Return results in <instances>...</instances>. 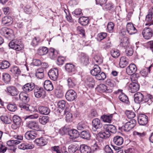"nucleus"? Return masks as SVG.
<instances>
[{
	"instance_id": "f257e3e1",
	"label": "nucleus",
	"mask_w": 153,
	"mask_h": 153,
	"mask_svg": "<svg viewBox=\"0 0 153 153\" xmlns=\"http://www.w3.org/2000/svg\"><path fill=\"white\" fill-rule=\"evenodd\" d=\"M134 97V102L137 103L142 104L147 103V104L150 105L153 100L152 95L147 94L144 97L143 94L139 92L135 94Z\"/></svg>"
},
{
	"instance_id": "603ef678",
	"label": "nucleus",
	"mask_w": 153,
	"mask_h": 153,
	"mask_svg": "<svg viewBox=\"0 0 153 153\" xmlns=\"http://www.w3.org/2000/svg\"><path fill=\"white\" fill-rule=\"evenodd\" d=\"M106 78V74L103 72L99 73L95 77L96 79L99 80H103Z\"/></svg>"
},
{
	"instance_id": "864d4df0",
	"label": "nucleus",
	"mask_w": 153,
	"mask_h": 153,
	"mask_svg": "<svg viewBox=\"0 0 153 153\" xmlns=\"http://www.w3.org/2000/svg\"><path fill=\"white\" fill-rule=\"evenodd\" d=\"M13 123L17 124V125H20L22 122V120L21 118L19 116L14 115L13 117Z\"/></svg>"
},
{
	"instance_id": "9d476101",
	"label": "nucleus",
	"mask_w": 153,
	"mask_h": 153,
	"mask_svg": "<svg viewBox=\"0 0 153 153\" xmlns=\"http://www.w3.org/2000/svg\"><path fill=\"white\" fill-rule=\"evenodd\" d=\"M137 70V68L134 64H131L127 67L126 72L129 75H134Z\"/></svg>"
},
{
	"instance_id": "5fc2aeb1",
	"label": "nucleus",
	"mask_w": 153,
	"mask_h": 153,
	"mask_svg": "<svg viewBox=\"0 0 153 153\" xmlns=\"http://www.w3.org/2000/svg\"><path fill=\"white\" fill-rule=\"evenodd\" d=\"M126 54L127 56H131L133 53L134 51L132 47L130 46L126 48Z\"/></svg>"
},
{
	"instance_id": "09e8293b",
	"label": "nucleus",
	"mask_w": 153,
	"mask_h": 153,
	"mask_svg": "<svg viewBox=\"0 0 153 153\" xmlns=\"http://www.w3.org/2000/svg\"><path fill=\"white\" fill-rule=\"evenodd\" d=\"M151 65L149 66L148 68H146L145 69H143L140 72V74L143 76H146L148 74V73H150V68Z\"/></svg>"
},
{
	"instance_id": "ddd939ff",
	"label": "nucleus",
	"mask_w": 153,
	"mask_h": 153,
	"mask_svg": "<svg viewBox=\"0 0 153 153\" xmlns=\"http://www.w3.org/2000/svg\"><path fill=\"white\" fill-rule=\"evenodd\" d=\"M126 29L128 33L130 35L134 34L136 33L137 31L133 24L130 22L127 24Z\"/></svg>"
},
{
	"instance_id": "0e129e2a",
	"label": "nucleus",
	"mask_w": 153,
	"mask_h": 153,
	"mask_svg": "<svg viewBox=\"0 0 153 153\" xmlns=\"http://www.w3.org/2000/svg\"><path fill=\"white\" fill-rule=\"evenodd\" d=\"M70 130L66 126H65L62 128L61 132L62 134H68Z\"/></svg>"
},
{
	"instance_id": "423d86ee",
	"label": "nucleus",
	"mask_w": 153,
	"mask_h": 153,
	"mask_svg": "<svg viewBox=\"0 0 153 153\" xmlns=\"http://www.w3.org/2000/svg\"><path fill=\"white\" fill-rule=\"evenodd\" d=\"M58 71L57 68H54L51 69L48 73V75L50 78L52 80L56 81L58 78Z\"/></svg>"
},
{
	"instance_id": "f03ea898",
	"label": "nucleus",
	"mask_w": 153,
	"mask_h": 153,
	"mask_svg": "<svg viewBox=\"0 0 153 153\" xmlns=\"http://www.w3.org/2000/svg\"><path fill=\"white\" fill-rule=\"evenodd\" d=\"M9 46L10 48L15 50L17 51H19L22 50L24 46L20 42L16 40H12L9 43Z\"/></svg>"
},
{
	"instance_id": "7c9ffc66",
	"label": "nucleus",
	"mask_w": 153,
	"mask_h": 153,
	"mask_svg": "<svg viewBox=\"0 0 153 153\" xmlns=\"http://www.w3.org/2000/svg\"><path fill=\"white\" fill-rule=\"evenodd\" d=\"M79 151L81 153H90L91 152V148L88 146L83 144L80 146Z\"/></svg>"
},
{
	"instance_id": "dca6fc26",
	"label": "nucleus",
	"mask_w": 153,
	"mask_h": 153,
	"mask_svg": "<svg viewBox=\"0 0 153 153\" xmlns=\"http://www.w3.org/2000/svg\"><path fill=\"white\" fill-rule=\"evenodd\" d=\"M35 143L38 146H43L46 145L47 142L46 139L43 137H41L36 139L35 140Z\"/></svg>"
},
{
	"instance_id": "c85d7f7f",
	"label": "nucleus",
	"mask_w": 153,
	"mask_h": 153,
	"mask_svg": "<svg viewBox=\"0 0 153 153\" xmlns=\"http://www.w3.org/2000/svg\"><path fill=\"white\" fill-rule=\"evenodd\" d=\"M38 110L39 113L41 114L48 115L50 112V109L47 107L40 106Z\"/></svg>"
},
{
	"instance_id": "20e7f679",
	"label": "nucleus",
	"mask_w": 153,
	"mask_h": 153,
	"mask_svg": "<svg viewBox=\"0 0 153 153\" xmlns=\"http://www.w3.org/2000/svg\"><path fill=\"white\" fill-rule=\"evenodd\" d=\"M136 124V120L133 119L131 120L125 124L123 129L125 131H129L135 126Z\"/></svg>"
},
{
	"instance_id": "8fccbe9b",
	"label": "nucleus",
	"mask_w": 153,
	"mask_h": 153,
	"mask_svg": "<svg viewBox=\"0 0 153 153\" xmlns=\"http://www.w3.org/2000/svg\"><path fill=\"white\" fill-rule=\"evenodd\" d=\"M111 56L114 58H118L120 55L119 51L116 49H112L111 51Z\"/></svg>"
},
{
	"instance_id": "f3484780",
	"label": "nucleus",
	"mask_w": 153,
	"mask_h": 153,
	"mask_svg": "<svg viewBox=\"0 0 153 153\" xmlns=\"http://www.w3.org/2000/svg\"><path fill=\"white\" fill-rule=\"evenodd\" d=\"M139 88V85L136 83L133 82L129 84L128 90L131 93H134L138 91Z\"/></svg>"
},
{
	"instance_id": "79ce46f5",
	"label": "nucleus",
	"mask_w": 153,
	"mask_h": 153,
	"mask_svg": "<svg viewBox=\"0 0 153 153\" xmlns=\"http://www.w3.org/2000/svg\"><path fill=\"white\" fill-rule=\"evenodd\" d=\"M66 71L68 72H71L74 71L75 70L74 66L71 64L67 63L65 66Z\"/></svg>"
},
{
	"instance_id": "7ed1b4c3",
	"label": "nucleus",
	"mask_w": 153,
	"mask_h": 153,
	"mask_svg": "<svg viewBox=\"0 0 153 153\" xmlns=\"http://www.w3.org/2000/svg\"><path fill=\"white\" fill-rule=\"evenodd\" d=\"M34 93L35 97L36 98L42 97L44 98L45 96V91L42 87L35 86L34 90Z\"/></svg>"
},
{
	"instance_id": "aec40b11",
	"label": "nucleus",
	"mask_w": 153,
	"mask_h": 153,
	"mask_svg": "<svg viewBox=\"0 0 153 153\" xmlns=\"http://www.w3.org/2000/svg\"><path fill=\"white\" fill-rule=\"evenodd\" d=\"M13 22L12 18L9 16H6L2 19V23L6 25H11Z\"/></svg>"
},
{
	"instance_id": "5701e85b",
	"label": "nucleus",
	"mask_w": 153,
	"mask_h": 153,
	"mask_svg": "<svg viewBox=\"0 0 153 153\" xmlns=\"http://www.w3.org/2000/svg\"><path fill=\"white\" fill-rule=\"evenodd\" d=\"M44 87L45 89L48 91H51L53 89V84L49 80H46L45 81Z\"/></svg>"
},
{
	"instance_id": "37998d69",
	"label": "nucleus",
	"mask_w": 153,
	"mask_h": 153,
	"mask_svg": "<svg viewBox=\"0 0 153 153\" xmlns=\"http://www.w3.org/2000/svg\"><path fill=\"white\" fill-rule=\"evenodd\" d=\"M36 76L39 79L43 78L44 76V70L42 68H40L37 70Z\"/></svg>"
},
{
	"instance_id": "69168bd1",
	"label": "nucleus",
	"mask_w": 153,
	"mask_h": 153,
	"mask_svg": "<svg viewBox=\"0 0 153 153\" xmlns=\"http://www.w3.org/2000/svg\"><path fill=\"white\" fill-rule=\"evenodd\" d=\"M19 106L22 109H23L26 111H28L29 105L26 103H20L19 104Z\"/></svg>"
},
{
	"instance_id": "6ab92c4d",
	"label": "nucleus",
	"mask_w": 153,
	"mask_h": 153,
	"mask_svg": "<svg viewBox=\"0 0 153 153\" xmlns=\"http://www.w3.org/2000/svg\"><path fill=\"white\" fill-rule=\"evenodd\" d=\"M120 45L126 48L130 46L129 39L126 36L123 37L120 40Z\"/></svg>"
},
{
	"instance_id": "2f4dec72",
	"label": "nucleus",
	"mask_w": 153,
	"mask_h": 153,
	"mask_svg": "<svg viewBox=\"0 0 153 153\" xmlns=\"http://www.w3.org/2000/svg\"><path fill=\"white\" fill-rule=\"evenodd\" d=\"M19 98L23 102H27L29 100V98L27 94L25 92H21L19 95Z\"/></svg>"
},
{
	"instance_id": "4be33fe9",
	"label": "nucleus",
	"mask_w": 153,
	"mask_h": 153,
	"mask_svg": "<svg viewBox=\"0 0 153 153\" xmlns=\"http://www.w3.org/2000/svg\"><path fill=\"white\" fill-rule=\"evenodd\" d=\"M78 135L80 137L85 139L89 140L90 138V134L88 131H82L80 132L77 131Z\"/></svg>"
},
{
	"instance_id": "c03bdc74",
	"label": "nucleus",
	"mask_w": 153,
	"mask_h": 153,
	"mask_svg": "<svg viewBox=\"0 0 153 153\" xmlns=\"http://www.w3.org/2000/svg\"><path fill=\"white\" fill-rule=\"evenodd\" d=\"M10 64L8 62L4 60L0 63V69H5L9 68Z\"/></svg>"
},
{
	"instance_id": "3c124183",
	"label": "nucleus",
	"mask_w": 153,
	"mask_h": 153,
	"mask_svg": "<svg viewBox=\"0 0 153 153\" xmlns=\"http://www.w3.org/2000/svg\"><path fill=\"white\" fill-rule=\"evenodd\" d=\"M48 118L47 116H40L39 119V122L42 124L45 125L48 121Z\"/></svg>"
},
{
	"instance_id": "c9c22d12",
	"label": "nucleus",
	"mask_w": 153,
	"mask_h": 153,
	"mask_svg": "<svg viewBox=\"0 0 153 153\" xmlns=\"http://www.w3.org/2000/svg\"><path fill=\"white\" fill-rule=\"evenodd\" d=\"M89 21L88 18L83 16L79 18L78 22L82 25H86L88 23Z\"/></svg>"
},
{
	"instance_id": "a211bd4d",
	"label": "nucleus",
	"mask_w": 153,
	"mask_h": 153,
	"mask_svg": "<svg viewBox=\"0 0 153 153\" xmlns=\"http://www.w3.org/2000/svg\"><path fill=\"white\" fill-rule=\"evenodd\" d=\"M7 90L12 96H16L19 94V91L15 87L8 86L7 88Z\"/></svg>"
},
{
	"instance_id": "774afa93",
	"label": "nucleus",
	"mask_w": 153,
	"mask_h": 153,
	"mask_svg": "<svg viewBox=\"0 0 153 153\" xmlns=\"http://www.w3.org/2000/svg\"><path fill=\"white\" fill-rule=\"evenodd\" d=\"M51 149L56 152V153H62V152L60 150V148L58 146H55L51 147Z\"/></svg>"
},
{
	"instance_id": "49530a36",
	"label": "nucleus",
	"mask_w": 153,
	"mask_h": 153,
	"mask_svg": "<svg viewBox=\"0 0 153 153\" xmlns=\"http://www.w3.org/2000/svg\"><path fill=\"white\" fill-rule=\"evenodd\" d=\"M68 134L70 138L74 140L76 138V130L74 129L70 130Z\"/></svg>"
},
{
	"instance_id": "58836bf2",
	"label": "nucleus",
	"mask_w": 153,
	"mask_h": 153,
	"mask_svg": "<svg viewBox=\"0 0 153 153\" xmlns=\"http://www.w3.org/2000/svg\"><path fill=\"white\" fill-rule=\"evenodd\" d=\"M92 61L94 64H100L103 62V60L102 58L98 56H95L92 59Z\"/></svg>"
},
{
	"instance_id": "412c9836",
	"label": "nucleus",
	"mask_w": 153,
	"mask_h": 153,
	"mask_svg": "<svg viewBox=\"0 0 153 153\" xmlns=\"http://www.w3.org/2000/svg\"><path fill=\"white\" fill-rule=\"evenodd\" d=\"M103 128L107 130L110 133H115L117 131L116 128L112 125H105L103 126Z\"/></svg>"
},
{
	"instance_id": "338daca9",
	"label": "nucleus",
	"mask_w": 153,
	"mask_h": 153,
	"mask_svg": "<svg viewBox=\"0 0 153 153\" xmlns=\"http://www.w3.org/2000/svg\"><path fill=\"white\" fill-rule=\"evenodd\" d=\"M66 102L64 100H62L59 101L58 103V105L59 108L63 109L65 107Z\"/></svg>"
},
{
	"instance_id": "680f3d73",
	"label": "nucleus",
	"mask_w": 153,
	"mask_h": 153,
	"mask_svg": "<svg viewBox=\"0 0 153 153\" xmlns=\"http://www.w3.org/2000/svg\"><path fill=\"white\" fill-rule=\"evenodd\" d=\"M114 27V25L112 22H110L108 23L107 28L109 32H112L113 31Z\"/></svg>"
},
{
	"instance_id": "b1692460",
	"label": "nucleus",
	"mask_w": 153,
	"mask_h": 153,
	"mask_svg": "<svg viewBox=\"0 0 153 153\" xmlns=\"http://www.w3.org/2000/svg\"><path fill=\"white\" fill-rule=\"evenodd\" d=\"M81 62L85 65H87L89 63L88 56L84 53L82 54L80 58Z\"/></svg>"
},
{
	"instance_id": "bb28decb",
	"label": "nucleus",
	"mask_w": 153,
	"mask_h": 153,
	"mask_svg": "<svg viewBox=\"0 0 153 153\" xmlns=\"http://www.w3.org/2000/svg\"><path fill=\"white\" fill-rule=\"evenodd\" d=\"M128 64V59L125 56H123L120 58L119 65L120 68H124Z\"/></svg>"
},
{
	"instance_id": "1a4fd4ad",
	"label": "nucleus",
	"mask_w": 153,
	"mask_h": 153,
	"mask_svg": "<svg viewBox=\"0 0 153 153\" xmlns=\"http://www.w3.org/2000/svg\"><path fill=\"white\" fill-rule=\"evenodd\" d=\"M76 94L75 91L72 89L68 90L66 92L65 97L66 99L68 101H71L75 99Z\"/></svg>"
},
{
	"instance_id": "f8f14e48",
	"label": "nucleus",
	"mask_w": 153,
	"mask_h": 153,
	"mask_svg": "<svg viewBox=\"0 0 153 153\" xmlns=\"http://www.w3.org/2000/svg\"><path fill=\"white\" fill-rule=\"evenodd\" d=\"M35 87V84L33 82L27 83L22 87V89L25 93L29 92L32 91Z\"/></svg>"
},
{
	"instance_id": "39448f33",
	"label": "nucleus",
	"mask_w": 153,
	"mask_h": 153,
	"mask_svg": "<svg viewBox=\"0 0 153 153\" xmlns=\"http://www.w3.org/2000/svg\"><path fill=\"white\" fill-rule=\"evenodd\" d=\"M153 31L150 28L146 27L143 30L142 35L143 37L146 39H149L152 36Z\"/></svg>"
},
{
	"instance_id": "de8ad7c7",
	"label": "nucleus",
	"mask_w": 153,
	"mask_h": 153,
	"mask_svg": "<svg viewBox=\"0 0 153 153\" xmlns=\"http://www.w3.org/2000/svg\"><path fill=\"white\" fill-rule=\"evenodd\" d=\"M7 108L9 111L12 112L15 111L17 109L16 105L14 103H9L7 105Z\"/></svg>"
},
{
	"instance_id": "e2e57ef3",
	"label": "nucleus",
	"mask_w": 153,
	"mask_h": 153,
	"mask_svg": "<svg viewBox=\"0 0 153 153\" xmlns=\"http://www.w3.org/2000/svg\"><path fill=\"white\" fill-rule=\"evenodd\" d=\"M76 146L74 145H71L69 146L68 148L69 152L70 153H74L76 152Z\"/></svg>"
},
{
	"instance_id": "0eeeda50",
	"label": "nucleus",
	"mask_w": 153,
	"mask_h": 153,
	"mask_svg": "<svg viewBox=\"0 0 153 153\" xmlns=\"http://www.w3.org/2000/svg\"><path fill=\"white\" fill-rule=\"evenodd\" d=\"M92 125L93 128L92 130L95 131L97 129H100L102 127V124L100 120L97 118L94 119L92 121Z\"/></svg>"
},
{
	"instance_id": "052dcab7",
	"label": "nucleus",
	"mask_w": 153,
	"mask_h": 153,
	"mask_svg": "<svg viewBox=\"0 0 153 153\" xmlns=\"http://www.w3.org/2000/svg\"><path fill=\"white\" fill-rule=\"evenodd\" d=\"M20 141L18 140H10L7 142V145L9 146H13L14 144H18L20 143Z\"/></svg>"
},
{
	"instance_id": "bf43d9fd",
	"label": "nucleus",
	"mask_w": 153,
	"mask_h": 153,
	"mask_svg": "<svg viewBox=\"0 0 153 153\" xmlns=\"http://www.w3.org/2000/svg\"><path fill=\"white\" fill-rule=\"evenodd\" d=\"M0 118L1 120L5 124H9L11 122L10 119L6 116H2Z\"/></svg>"
},
{
	"instance_id": "473e14b6",
	"label": "nucleus",
	"mask_w": 153,
	"mask_h": 153,
	"mask_svg": "<svg viewBox=\"0 0 153 153\" xmlns=\"http://www.w3.org/2000/svg\"><path fill=\"white\" fill-rule=\"evenodd\" d=\"M5 36L8 39L13 38L14 37L13 31L11 29L6 28L4 32Z\"/></svg>"
},
{
	"instance_id": "a18cd8bd",
	"label": "nucleus",
	"mask_w": 153,
	"mask_h": 153,
	"mask_svg": "<svg viewBox=\"0 0 153 153\" xmlns=\"http://www.w3.org/2000/svg\"><path fill=\"white\" fill-rule=\"evenodd\" d=\"M48 52V48L46 47H42L40 48L38 50V53L40 55H43L46 54Z\"/></svg>"
},
{
	"instance_id": "72a5a7b5",
	"label": "nucleus",
	"mask_w": 153,
	"mask_h": 153,
	"mask_svg": "<svg viewBox=\"0 0 153 153\" xmlns=\"http://www.w3.org/2000/svg\"><path fill=\"white\" fill-rule=\"evenodd\" d=\"M98 136L101 138H106L109 137L110 133L106 129H104L103 131H101L98 134Z\"/></svg>"
},
{
	"instance_id": "4d7b16f0",
	"label": "nucleus",
	"mask_w": 153,
	"mask_h": 153,
	"mask_svg": "<svg viewBox=\"0 0 153 153\" xmlns=\"http://www.w3.org/2000/svg\"><path fill=\"white\" fill-rule=\"evenodd\" d=\"M125 114L128 118L130 119L134 118L135 116L134 113L131 111L126 110Z\"/></svg>"
},
{
	"instance_id": "cd10ccee",
	"label": "nucleus",
	"mask_w": 153,
	"mask_h": 153,
	"mask_svg": "<svg viewBox=\"0 0 153 153\" xmlns=\"http://www.w3.org/2000/svg\"><path fill=\"white\" fill-rule=\"evenodd\" d=\"M55 94L56 96L59 98H62L63 96V92L62 86H58L55 90Z\"/></svg>"
},
{
	"instance_id": "ea45409f",
	"label": "nucleus",
	"mask_w": 153,
	"mask_h": 153,
	"mask_svg": "<svg viewBox=\"0 0 153 153\" xmlns=\"http://www.w3.org/2000/svg\"><path fill=\"white\" fill-rule=\"evenodd\" d=\"M49 55L50 58L53 59L55 58L58 53L57 51L54 49L51 48L49 51Z\"/></svg>"
},
{
	"instance_id": "a878e982",
	"label": "nucleus",
	"mask_w": 153,
	"mask_h": 153,
	"mask_svg": "<svg viewBox=\"0 0 153 153\" xmlns=\"http://www.w3.org/2000/svg\"><path fill=\"white\" fill-rule=\"evenodd\" d=\"M101 69L97 64H95L93 69L91 71V73L93 76H96L101 72Z\"/></svg>"
},
{
	"instance_id": "6e6552de",
	"label": "nucleus",
	"mask_w": 153,
	"mask_h": 153,
	"mask_svg": "<svg viewBox=\"0 0 153 153\" xmlns=\"http://www.w3.org/2000/svg\"><path fill=\"white\" fill-rule=\"evenodd\" d=\"M117 77L115 79L116 82L113 79H108L106 81V84L109 86L111 88L116 85V82H118L119 81L122 79L123 78V76L121 74L119 75V77L117 79Z\"/></svg>"
},
{
	"instance_id": "4468645a",
	"label": "nucleus",
	"mask_w": 153,
	"mask_h": 153,
	"mask_svg": "<svg viewBox=\"0 0 153 153\" xmlns=\"http://www.w3.org/2000/svg\"><path fill=\"white\" fill-rule=\"evenodd\" d=\"M85 82L86 85L89 88H94V86L95 85V81L91 76H87Z\"/></svg>"
},
{
	"instance_id": "e433bc0d",
	"label": "nucleus",
	"mask_w": 153,
	"mask_h": 153,
	"mask_svg": "<svg viewBox=\"0 0 153 153\" xmlns=\"http://www.w3.org/2000/svg\"><path fill=\"white\" fill-rule=\"evenodd\" d=\"M152 12H149L146 17L145 20L147 22H149V23H146V25H153V20H151L152 19Z\"/></svg>"
},
{
	"instance_id": "393cba45",
	"label": "nucleus",
	"mask_w": 153,
	"mask_h": 153,
	"mask_svg": "<svg viewBox=\"0 0 153 153\" xmlns=\"http://www.w3.org/2000/svg\"><path fill=\"white\" fill-rule=\"evenodd\" d=\"M28 128L35 130L38 131L39 128L38 123L35 121H30L28 123Z\"/></svg>"
},
{
	"instance_id": "6e6d98bb",
	"label": "nucleus",
	"mask_w": 153,
	"mask_h": 153,
	"mask_svg": "<svg viewBox=\"0 0 153 153\" xmlns=\"http://www.w3.org/2000/svg\"><path fill=\"white\" fill-rule=\"evenodd\" d=\"M10 71L14 74H20L21 71L17 67H13L10 68Z\"/></svg>"
},
{
	"instance_id": "a19ab883",
	"label": "nucleus",
	"mask_w": 153,
	"mask_h": 153,
	"mask_svg": "<svg viewBox=\"0 0 153 153\" xmlns=\"http://www.w3.org/2000/svg\"><path fill=\"white\" fill-rule=\"evenodd\" d=\"M112 116V114L109 115H104L101 116V118L104 122L110 123L111 120Z\"/></svg>"
},
{
	"instance_id": "9b49d317",
	"label": "nucleus",
	"mask_w": 153,
	"mask_h": 153,
	"mask_svg": "<svg viewBox=\"0 0 153 153\" xmlns=\"http://www.w3.org/2000/svg\"><path fill=\"white\" fill-rule=\"evenodd\" d=\"M138 121L140 125H145L148 123V117L144 114H140L138 117Z\"/></svg>"
},
{
	"instance_id": "c756f323",
	"label": "nucleus",
	"mask_w": 153,
	"mask_h": 153,
	"mask_svg": "<svg viewBox=\"0 0 153 153\" xmlns=\"http://www.w3.org/2000/svg\"><path fill=\"white\" fill-rule=\"evenodd\" d=\"M114 143L116 145L120 146L123 142V138L119 136H117L114 137L113 139Z\"/></svg>"
},
{
	"instance_id": "13d9d810",
	"label": "nucleus",
	"mask_w": 153,
	"mask_h": 153,
	"mask_svg": "<svg viewBox=\"0 0 153 153\" xmlns=\"http://www.w3.org/2000/svg\"><path fill=\"white\" fill-rule=\"evenodd\" d=\"M3 79L6 83H8L10 81V76L8 74L4 73L3 74Z\"/></svg>"
},
{
	"instance_id": "2eb2a0df",
	"label": "nucleus",
	"mask_w": 153,
	"mask_h": 153,
	"mask_svg": "<svg viewBox=\"0 0 153 153\" xmlns=\"http://www.w3.org/2000/svg\"><path fill=\"white\" fill-rule=\"evenodd\" d=\"M37 135L36 131H30L25 133V137L28 140H31L35 139Z\"/></svg>"
},
{
	"instance_id": "4c0bfd02",
	"label": "nucleus",
	"mask_w": 153,
	"mask_h": 153,
	"mask_svg": "<svg viewBox=\"0 0 153 153\" xmlns=\"http://www.w3.org/2000/svg\"><path fill=\"white\" fill-rule=\"evenodd\" d=\"M119 100L123 102L128 103L129 102L128 99L126 94L123 93H121L119 96Z\"/></svg>"
},
{
	"instance_id": "f704fd0d",
	"label": "nucleus",
	"mask_w": 153,
	"mask_h": 153,
	"mask_svg": "<svg viewBox=\"0 0 153 153\" xmlns=\"http://www.w3.org/2000/svg\"><path fill=\"white\" fill-rule=\"evenodd\" d=\"M99 88L100 91L106 93H111L112 91L111 88L107 87L104 84H100Z\"/></svg>"
}]
</instances>
